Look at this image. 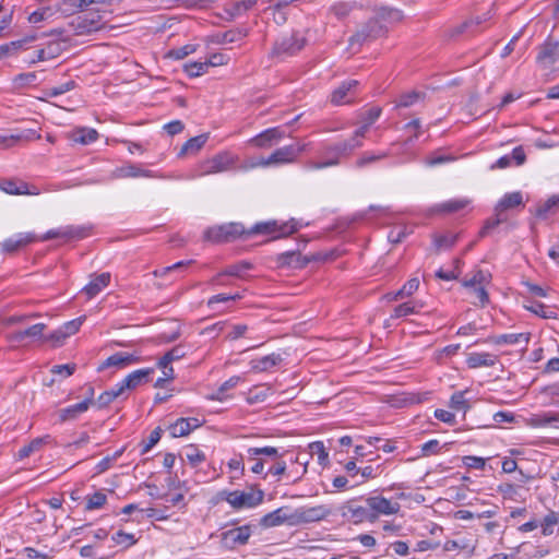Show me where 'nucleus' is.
<instances>
[{
  "label": "nucleus",
  "instance_id": "obj_37",
  "mask_svg": "<svg viewBox=\"0 0 559 559\" xmlns=\"http://www.w3.org/2000/svg\"><path fill=\"white\" fill-rule=\"evenodd\" d=\"M187 355V346L179 344L168 350L158 361L159 368H166L173 361L179 360Z\"/></svg>",
  "mask_w": 559,
  "mask_h": 559
},
{
  "label": "nucleus",
  "instance_id": "obj_44",
  "mask_svg": "<svg viewBox=\"0 0 559 559\" xmlns=\"http://www.w3.org/2000/svg\"><path fill=\"white\" fill-rule=\"evenodd\" d=\"M557 207H559V195L556 194L539 204L536 207L535 215L539 218H546Z\"/></svg>",
  "mask_w": 559,
  "mask_h": 559
},
{
  "label": "nucleus",
  "instance_id": "obj_3",
  "mask_svg": "<svg viewBox=\"0 0 559 559\" xmlns=\"http://www.w3.org/2000/svg\"><path fill=\"white\" fill-rule=\"evenodd\" d=\"M242 236H248V229L240 223H227L204 231V239L216 243L230 242Z\"/></svg>",
  "mask_w": 559,
  "mask_h": 559
},
{
  "label": "nucleus",
  "instance_id": "obj_11",
  "mask_svg": "<svg viewBox=\"0 0 559 559\" xmlns=\"http://www.w3.org/2000/svg\"><path fill=\"white\" fill-rule=\"evenodd\" d=\"M90 235V228L86 226H64L57 229L48 230L40 240H49L53 238H62L69 240H80Z\"/></svg>",
  "mask_w": 559,
  "mask_h": 559
},
{
  "label": "nucleus",
  "instance_id": "obj_13",
  "mask_svg": "<svg viewBox=\"0 0 559 559\" xmlns=\"http://www.w3.org/2000/svg\"><path fill=\"white\" fill-rule=\"evenodd\" d=\"M559 61V40H546L538 48L536 62L544 69L551 68Z\"/></svg>",
  "mask_w": 559,
  "mask_h": 559
},
{
  "label": "nucleus",
  "instance_id": "obj_30",
  "mask_svg": "<svg viewBox=\"0 0 559 559\" xmlns=\"http://www.w3.org/2000/svg\"><path fill=\"white\" fill-rule=\"evenodd\" d=\"M466 362L469 368L491 367L497 362V356L490 353H472Z\"/></svg>",
  "mask_w": 559,
  "mask_h": 559
},
{
  "label": "nucleus",
  "instance_id": "obj_31",
  "mask_svg": "<svg viewBox=\"0 0 559 559\" xmlns=\"http://www.w3.org/2000/svg\"><path fill=\"white\" fill-rule=\"evenodd\" d=\"M252 267V264L246 261L233 264L227 266L223 272L218 273L212 278V283L224 285L225 283L222 281V277L225 275L241 277L243 271Z\"/></svg>",
  "mask_w": 559,
  "mask_h": 559
},
{
  "label": "nucleus",
  "instance_id": "obj_20",
  "mask_svg": "<svg viewBox=\"0 0 559 559\" xmlns=\"http://www.w3.org/2000/svg\"><path fill=\"white\" fill-rule=\"evenodd\" d=\"M136 177L153 178V177H155V175L152 170L143 169L133 164L123 165L121 167L116 168L111 173V178H114V179L136 178Z\"/></svg>",
  "mask_w": 559,
  "mask_h": 559
},
{
  "label": "nucleus",
  "instance_id": "obj_6",
  "mask_svg": "<svg viewBox=\"0 0 559 559\" xmlns=\"http://www.w3.org/2000/svg\"><path fill=\"white\" fill-rule=\"evenodd\" d=\"M365 502L369 507L371 523L377 521L380 515L396 514L401 509L399 502L391 501L382 496L368 497Z\"/></svg>",
  "mask_w": 559,
  "mask_h": 559
},
{
  "label": "nucleus",
  "instance_id": "obj_16",
  "mask_svg": "<svg viewBox=\"0 0 559 559\" xmlns=\"http://www.w3.org/2000/svg\"><path fill=\"white\" fill-rule=\"evenodd\" d=\"M293 521V510H290L288 507H281L273 512L262 516L260 520V525L265 528L280 526L282 524L294 526Z\"/></svg>",
  "mask_w": 559,
  "mask_h": 559
},
{
  "label": "nucleus",
  "instance_id": "obj_26",
  "mask_svg": "<svg viewBox=\"0 0 559 559\" xmlns=\"http://www.w3.org/2000/svg\"><path fill=\"white\" fill-rule=\"evenodd\" d=\"M110 283V274L105 272L99 275H96L84 288L82 292L87 296L88 299L98 295L105 287H107Z\"/></svg>",
  "mask_w": 559,
  "mask_h": 559
},
{
  "label": "nucleus",
  "instance_id": "obj_4",
  "mask_svg": "<svg viewBox=\"0 0 559 559\" xmlns=\"http://www.w3.org/2000/svg\"><path fill=\"white\" fill-rule=\"evenodd\" d=\"M297 230L296 223L292 219L290 222L278 223L277 221H269L257 223L252 228L248 229V236L262 234V235H272L275 236L273 239L280 237H286L292 235Z\"/></svg>",
  "mask_w": 559,
  "mask_h": 559
},
{
  "label": "nucleus",
  "instance_id": "obj_35",
  "mask_svg": "<svg viewBox=\"0 0 559 559\" xmlns=\"http://www.w3.org/2000/svg\"><path fill=\"white\" fill-rule=\"evenodd\" d=\"M152 372V368L139 369L131 372L123 379L124 386H128L129 390L138 388L140 384L147 381V378Z\"/></svg>",
  "mask_w": 559,
  "mask_h": 559
},
{
  "label": "nucleus",
  "instance_id": "obj_1",
  "mask_svg": "<svg viewBox=\"0 0 559 559\" xmlns=\"http://www.w3.org/2000/svg\"><path fill=\"white\" fill-rule=\"evenodd\" d=\"M248 460L253 461L251 472L263 474V479L267 475L280 477L286 474L287 465L283 460V454L275 447H255L247 450Z\"/></svg>",
  "mask_w": 559,
  "mask_h": 559
},
{
  "label": "nucleus",
  "instance_id": "obj_8",
  "mask_svg": "<svg viewBox=\"0 0 559 559\" xmlns=\"http://www.w3.org/2000/svg\"><path fill=\"white\" fill-rule=\"evenodd\" d=\"M331 511L325 506L300 507L293 510L294 526L321 521L330 515Z\"/></svg>",
  "mask_w": 559,
  "mask_h": 559
},
{
  "label": "nucleus",
  "instance_id": "obj_21",
  "mask_svg": "<svg viewBox=\"0 0 559 559\" xmlns=\"http://www.w3.org/2000/svg\"><path fill=\"white\" fill-rule=\"evenodd\" d=\"M46 329V324L36 323L25 330L16 331L7 335V338L11 343H21L25 338L39 340Z\"/></svg>",
  "mask_w": 559,
  "mask_h": 559
},
{
  "label": "nucleus",
  "instance_id": "obj_36",
  "mask_svg": "<svg viewBox=\"0 0 559 559\" xmlns=\"http://www.w3.org/2000/svg\"><path fill=\"white\" fill-rule=\"evenodd\" d=\"M457 239L459 234L448 233L443 235H433L435 253L451 249L456 243Z\"/></svg>",
  "mask_w": 559,
  "mask_h": 559
},
{
  "label": "nucleus",
  "instance_id": "obj_22",
  "mask_svg": "<svg viewBox=\"0 0 559 559\" xmlns=\"http://www.w3.org/2000/svg\"><path fill=\"white\" fill-rule=\"evenodd\" d=\"M276 261L280 267L302 269L309 263L310 259L302 257L297 251H286L278 254Z\"/></svg>",
  "mask_w": 559,
  "mask_h": 559
},
{
  "label": "nucleus",
  "instance_id": "obj_56",
  "mask_svg": "<svg viewBox=\"0 0 559 559\" xmlns=\"http://www.w3.org/2000/svg\"><path fill=\"white\" fill-rule=\"evenodd\" d=\"M107 501L105 493L97 491L87 498L86 510H95L102 508Z\"/></svg>",
  "mask_w": 559,
  "mask_h": 559
},
{
  "label": "nucleus",
  "instance_id": "obj_27",
  "mask_svg": "<svg viewBox=\"0 0 559 559\" xmlns=\"http://www.w3.org/2000/svg\"><path fill=\"white\" fill-rule=\"evenodd\" d=\"M0 190L8 194H38V191H29L26 182L14 179H3L0 181Z\"/></svg>",
  "mask_w": 559,
  "mask_h": 559
},
{
  "label": "nucleus",
  "instance_id": "obj_12",
  "mask_svg": "<svg viewBox=\"0 0 559 559\" xmlns=\"http://www.w3.org/2000/svg\"><path fill=\"white\" fill-rule=\"evenodd\" d=\"M71 26L76 35H87L103 27L102 16L98 13H87L75 17Z\"/></svg>",
  "mask_w": 559,
  "mask_h": 559
},
{
  "label": "nucleus",
  "instance_id": "obj_10",
  "mask_svg": "<svg viewBox=\"0 0 559 559\" xmlns=\"http://www.w3.org/2000/svg\"><path fill=\"white\" fill-rule=\"evenodd\" d=\"M306 45V38L293 33L277 40L273 48L275 56H294L300 51Z\"/></svg>",
  "mask_w": 559,
  "mask_h": 559
},
{
  "label": "nucleus",
  "instance_id": "obj_17",
  "mask_svg": "<svg viewBox=\"0 0 559 559\" xmlns=\"http://www.w3.org/2000/svg\"><path fill=\"white\" fill-rule=\"evenodd\" d=\"M251 535L250 525H243L240 527L231 528L223 532L221 535L222 544L226 548H235L237 545H246Z\"/></svg>",
  "mask_w": 559,
  "mask_h": 559
},
{
  "label": "nucleus",
  "instance_id": "obj_49",
  "mask_svg": "<svg viewBox=\"0 0 559 559\" xmlns=\"http://www.w3.org/2000/svg\"><path fill=\"white\" fill-rule=\"evenodd\" d=\"M419 287L418 278L414 277L407 281L403 287L394 292V298H405L413 295Z\"/></svg>",
  "mask_w": 559,
  "mask_h": 559
},
{
  "label": "nucleus",
  "instance_id": "obj_2",
  "mask_svg": "<svg viewBox=\"0 0 559 559\" xmlns=\"http://www.w3.org/2000/svg\"><path fill=\"white\" fill-rule=\"evenodd\" d=\"M356 148H358V143L348 140L328 144L321 151L324 159L322 162H309L308 167L310 169H323L337 166L343 158H348Z\"/></svg>",
  "mask_w": 559,
  "mask_h": 559
},
{
  "label": "nucleus",
  "instance_id": "obj_43",
  "mask_svg": "<svg viewBox=\"0 0 559 559\" xmlns=\"http://www.w3.org/2000/svg\"><path fill=\"white\" fill-rule=\"evenodd\" d=\"M471 203L466 198L453 199L445 201L437 206L439 212L455 213L465 209Z\"/></svg>",
  "mask_w": 559,
  "mask_h": 559
},
{
  "label": "nucleus",
  "instance_id": "obj_59",
  "mask_svg": "<svg viewBox=\"0 0 559 559\" xmlns=\"http://www.w3.org/2000/svg\"><path fill=\"white\" fill-rule=\"evenodd\" d=\"M162 430L160 428H155L148 436L146 440L142 442V454L147 453L160 439Z\"/></svg>",
  "mask_w": 559,
  "mask_h": 559
},
{
  "label": "nucleus",
  "instance_id": "obj_5",
  "mask_svg": "<svg viewBox=\"0 0 559 559\" xmlns=\"http://www.w3.org/2000/svg\"><path fill=\"white\" fill-rule=\"evenodd\" d=\"M264 492L262 490L230 491L226 496V501L235 509L253 508L262 503Z\"/></svg>",
  "mask_w": 559,
  "mask_h": 559
},
{
  "label": "nucleus",
  "instance_id": "obj_39",
  "mask_svg": "<svg viewBox=\"0 0 559 559\" xmlns=\"http://www.w3.org/2000/svg\"><path fill=\"white\" fill-rule=\"evenodd\" d=\"M37 36L29 35L22 39L14 40L0 46V59L3 57L15 53L19 49H21L25 44L32 43L36 40Z\"/></svg>",
  "mask_w": 559,
  "mask_h": 559
},
{
  "label": "nucleus",
  "instance_id": "obj_64",
  "mask_svg": "<svg viewBox=\"0 0 559 559\" xmlns=\"http://www.w3.org/2000/svg\"><path fill=\"white\" fill-rule=\"evenodd\" d=\"M420 98V94L418 92H408L404 93L400 96L397 106L400 107H409L414 105Z\"/></svg>",
  "mask_w": 559,
  "mask_h": 559
},
{
  "label": "nucleus",
  "instance_id": "obj_32",
  "mask_svg": "<svg viewBox=\"0 0 559 559\" xmlns=\"http://www.w3.org/2000/svg\"><path fill=\"white\" fill-rule=\"evenodd\" d=\"M69 138L75 143L86 145L98 139V132L92 128H76L69 134Z\"/></svg>",
  "mask_w": 559,
  "mask_h": 559
},
{
  "label": "nucleus",
  "instance_id": "obj_60",
  "mask_svg": "<svg viewBox=\"0 0 559 559\" xmlns=\"http://www.w3.org/2000/svg\"><path fill=\"white\" fill-rule=\"evenodd\" d=\"M558 524V516L556 513L551 512L545 516L542 523V533L547 536L554 533V527Z\"/></svg>",
  "mask_w": 559,
  "mask_h": 559
},
{
  "label": "nucleus",
  "instance_id": "obj_53",
  "mask_svg": "<svg viewBox=\"0 0 559 559\" xmlns=\"http://www.w3.org/2000/svg\"><path fill=\"white\" fill-rule=\"evenodd\" d=\"M464 393L463 391H457L455 392L452 396H451V400H450V407L453 408L454 411H463V412H466L468 409V404H467V401L465 400L464 397Z\"/></svg>",
  "mask_w": 559,
  "mask_h": 559
},
{
  "label": "nucleus",
  "instance_id": "obj_48",
  "mask_svg": "<svg viewBox=\"0 0 559 559\" xmlns=\"http://www.w3.org/2000/svg\"><path fill=\"white\" fill-rule=\"evenodd\" d=\"M111 539L115 544L122 546L123 549H128L129 547L136 544L138 539L134 534L126 533L123 531H118L112 535Z\"/></svg>",
  "mask_w": 559,
  "mask_h": 559
},
{
  "label": "nucleus",
  "instance_id": "obj_19",
  "mask_svg": "<svg viewBox=\"0 0 559 559\" xmlns=\"http://www.w3.org/2000/svg\"><path fill=\"white\" fill-rule=\"evenodd\" d=\"M36 240L37 237L33 233H20L3 241L2 251L12 254Z\"/></svg>",
  "mask_w": 559,
  "mask_h": 559
},
{
  "label": "nucleus",
  "instance_id": "obj_38",
  "mask_svg": "<svg viewBox=\"0 0 559 559\" xmlns=\"http://www.w3.org/2000/svg\"><path fill=\"white\" fill-rule=\"evenodd\" d=\"M358 85V81L352 80L348 82L342 83L333 93L331 96V102L335 105H341L344 103H347L346 99L348 92L356 87Z\"/></svg>",
  "mask_w": 559,
  "mask_h": 559
},
{
  "label": "nucleus",
  "instance_id": "obj_33",
  "mask_svg": "<svg viewBox=\"0 0 559 559\" xmlns=\"http://www.w3.org/2000/svg\"><path fill=\"white\" fill-rule=\"evenodd\" d=\"M51 441V437L46 435L44 437H38L33 439L28 444L22 447L17 452V457L23 460L28 457L32 453L39 451L45 444Z\"/></svg>",
  "mask_w": 559,
  "mask_h": 559
},
{
  "label": "nucleus",
  "instance_id": "obj_63",
  "mask_svg": "<svg viewBox=\"0 0 559 559\" xmlns=\"http://www.w3.org/2000/svg\"><path fill=\"white\" fill-rule=\"evenodd\" d=\"M455 157L449 154L433 153L426 159L428 166H438L444 163L453 162Z\"/></svg>",
  "mask_w": 559,
  "mask_h": 559
},
{
  "label": "nucleus",
  "instance_id": "obj_29",
  "mask_svg": "<svg viewBox=\"0 0 559 559\" xmlns=\"http://www.w3.org/2000/svg\"><path fill=\"white\" fill-rule=\"evenodd\" d=\"M93 403H94V400L85 399L84 401H82L78 404H74L69 407L60 409V412H59L60 420L66 421V420L75 419L80 414L86 412L88 409L90 405H92Z\"/></svg>",
  "mask_w": 559,
  "mask_h": 559
},
{
  "label": "nucleus",
  "instance_id": "obj_57",
  "mask_svg": "<svg viewBox=\"0 0 559 559\" xmlns=\"http://www.w3.org/2000/svg\"><path fill=\"white\" fill-rule=\"evenodd\" d=\"M57 10L64 15H71L78 11H82L79 8V0H62L57 5Z\"/></svg>",
  "mask_w": 559,
  "mask_h": 559
},
{
  "label": "nucleus",
  "instance_id": "obj_42",
  "mask_svg": "<svg viewBox=\"0 0 559 559\" xmlns=\"http://www.w3.org/2000/svg\"><path fill=\"white\" fill-rule=\"evenodd\" d=\"M524 308L543 319L557 318L556 311L542 302L531 301L528 305H524Z\"/></svg>",
  "mask_w": 559,
  "mask_h": 559
},
{
  "label": "nucleus",
  "instance_id": "obj_23",
  "mask_svg": "<svg viewBox=\"0 0 559 559\" xmlns=\"http://www.w3.org/2000/svg\"><path fill=\"white\" fill-rule=\"evenodd\" d=\"M200 426L201 421L198 418H179L169 427V432L173 438L185 437Z\"/></svg>",
  "mask_w": 559,
  "mask_h": 559
},
{
  "label": "nucleus",
  "instance_id": "obj_45",
  "mask_svg": "<svg viewBox=\"0 0 559 559\" xmlns=\"http://www.w3.org/2000/svg\"><path fill=\"white\" fill-rule=\"evenodd\" d=\"M507 219H508L507 214H502L495 207V215L486 221L484 227L479 231V236L480 237L486 236L489 233V230H491V229L496 228L497 226H499L500 224L507 222Z\"/></svg>",
  "mask_w": 559,
  "mask_h": 559
},
{
  "label": "nucleus",
  "instance_id": "obj_50",
  "mask_svg": "<svg viewBox=\"0 0 559 559\" xmlns=\"http://www.w3.org/2000/svg\"><path fill=\"white\" fill-rule=\"evenodd\" d=\"M388 156V153L374 154L370 152L364 153L355 163L357 168L366 167L372 163L379 162Z\"/></svg>",
  "mask_w": 559,
  "mask_h": 559
},
{
  "label": "nucleus",
  "instance_id": "obj_25",
  "mask_svg": "<svg viewBox=\"0 0 559 559\" xmlns=\"http://www.w3.org/2000/svg\"><path fill=\"white\" fill-rule=\"evenodd\" d=\"M139 361V357L132 355V354H127V353H116L111 356H109L99 367H98V371H102L104 370L105 368H108V367H119V368H123L126 366H129L131 364H134V362H138Z\"/></svg>",
  "mask_w": 559,
  "mask_h": 559
},
{
  "label": "nucleus",
  "instance_id": "obj_55",
  "mask_svg": "<svg viewBox=\"0 0 559 559\" xmlns=\"http://www.w3.org/2000/svg\"><path fill=\"white\" fill-rule=\"evenodd\" d=\"M84 320H85V317H80V318H76L69 322H66L62 326H60L61 334L63 333V335H66L67 338L71 335L75 334L79 331L82 323L84 322Z\"/></svg>",
  "mask_w": 559,
  "mask_h": 559
},
{
  "label": "nucleus",
  "instance_id": "obj_9",
  "mask_svg": "<svg viewBox=\"0 0 559 559\" xmlns=\"http://www.w3.org/2000/svg\"><path fill=\"white\" fill-rule=\"evenodd\" d=\"M385 33L384 26L378 19H370L360 29H358L350 38L349 45H362L369 39L380 37Z\"/></svg>",
  "mask_w": 559,
  "mask_h": 559
},
{
  "label": "nucleus",
  "instance_id": "obj_41",
  "mask_svg": "<svg viewBox=\"0 0 559 559\" xmlns=\"http://www.w3.org/2000/svg\"><path fill=\"white\" fill-rule=\"evenodd\" d=\"M241 381V378L239 376H234L231 378H229L228 380H226L218 389L216 392L212 393L211 395L207 396L209 400L211 401H224L226 399V395L225 393L228 391V390H231L237 386V384Z\"/></svg>",
  "mask_w": 559,
  "mask_h": 559
},
{
  "label": "nucleus",
  "instance_id": "obj_7",
  "mask_svg": "<svg viewBox=\"0 0 559 559\" xmlns=\"http://www.w3.org/2000/svg\"><path fill=\"white\" fill-rule=\"evenodd\" d=\"M308 143H296L280 147L275 150L263 164L278 165L293 163L301 153L308 150Z\"/></svg>",
  "mask_w": 559,
  "mask_h": 559
},
{
  "label": "nucleus",
  "instance_id": "obj_24",
  "mask_svg": "<svg viewBox=\"0 0 559 559\" xmlns=\"http://www.w3.org/2000/svg\"><path fill=\"white\" fill-rule=\"evenodd\" d=\"M283 358L280 354H270L261 358L252 359L250 367L253 372H265L281 365Z\"/></svg>",
  "mask_w": 559,
  "mask_h": 559
},
{
  "label": "nucleus",
  "instance_id": "obj_15",
  "mask_svg": "<svg viewBox=\"0 0 559 559\" xmlns=\"http://www.w3.org/2000/svg\"><path fill=\"white\" fill-rule=\"evenodd\" d=\"M236 158L228 152L216 154L207 159L202 166L204 175L226 171L234 166Z\"/></svg>",
  "mask_w": 559,
  "mask_h": 559
},
{
  "label": "nucleus",
  "instance_id": "obj_58",
  "mask_svg": "<svg viewBox=\"0 0 559 559\" xmlns=\"http://www.w3.org/2000/svg\"><path fill=\"white\" fill-rule=\"evenodd\" d=\"M43 49L48 60H51L61 55L63 47L61 46L60 40H50Z\"/></svg>",
  "mask_w": 559,
  "mask_h": 559
},
{
  "label": "nucleus",
  "instance_id": "obj_34",
  "mask_svg": "<svg viewBox=\"0 0 559 559\" xmlns=\"http://www.w3.org/2000/svg\"><path fill=\"white\" fill-rule=\"evenodd\" d=\"M207 134H200L189 139L181 147L179 156L197 154L206 143Z\"/></svg>",
  "mask_w": 559,
  "mask_h": 559
},
{
  "label": "nucleus",
  "instance_id": "obj_40",
  "mask_svg": "<svg viewBox=\"0 0 559 559\" xmlns=\"http://www.w3.org/2000/svg\"><path fill=\"white\" fill-rule=\"evenodd\" d=\"M491 280V274L489 272L483 270H476L473 272L472 276L463 280L462 284L464 287H475V286H485Z\"/></svg>",
  "mask_w": 559,
  "mask_h": 559
},
{
  "label": "nucleus",
  "instance_id": "obj_61",
  "mask_svg": "<svg viewBox=\"0 0 559 559\" xmlns=\"http://www.w3.org/2000/svg\"><path fill=\"white\" fill-rule=\"evenodd\" d=\"M311 455H317L319 463H324L328 460V452L321 441H316L309 444Z\"/></svg>",
  "mask_w": 559,
  "mask_h": 559
},
{
  "label": "nucleus",
  "instance_id": "obj_51",
  "mask_svg": "<svg viewBox=\"0 0 559 559\" xmlns=\"http://www.w3.org/2000/svg\"><path fill=\"white\" fill-rule=\"evenodd\" d=\"M214 62H191L185 66L186 72L190 76H199L206 72L210 66H214Z\"/></svg>",
  "mask_w": 559,
  "mask_h": 559
},
{
  "label": "nucleus",
  "instance_id": "obj_52",
  "mask_svg": "<svg viewBox=\"0 0 559 559\" xmlns=\"http://www.w3.org/2000/svg\"><path fill=\"white\" fill-rule=\"evenodd\" d=\"M186 457L188 460V462L192 465V466H198L200 465L202 462L205 461V455L203 452H201L198 448H195L194 445H189L187 448V452H186Z\"/></svg>",
  "mask_w": 559,
  "mask_h": 559
},
{
  "label": "nucleus",
  "instance_id": "obj_54",
  "mask_svg": "<svg viewBox=\"0 0 559 559\" xmlns=\"http://www.w3.org/2000/svg\"><path fill=\"white\" fill-rule=\"evenodd\" d=\"M558 418L550 414H539L533 415L528 420V425L532 427H543L551 424L552 421H557Z\"/></svg>",
  "mask_w": 559,
  "mask_h": 559
},
{
  "label": "nucleus",
  "instance_id": "obj_47",
  "mask_svg": "<svg viewBox=\"0 0 559 559\" xmlns=\"http://www.w3.org/2000/svg\"><path fill=\"white\" fill-rule=\"evenodd\" d=\"M33 138H39V135H35V131L29 130L27 134H11V135H1L0 134V147H10L13 143L21 140H31Z\"/></svg>",
  "mask_w": 559,
  "mask_h": 559
},
{
  "label": "nucleus",
  "instance_id": "obj_28",
  "mask_svg": "<svg viewBox=\"0 0 559 559\" xmlns=\"http://www.w3.org/2000/svg\"><path fill=\"white\" fill-rule=\"evenodd\" d=\"M524 206L523 202V195L520 191L506 193L498 204L496 205V209L501 212L502 214H506L507 211Z\"/></svg>",
  "mask_w": 559,
  "mask_h": 559
},
{
  "label": "nucleus",
  "instance_id": "obj_14",
  "mask_svg": "<svg viewBox=\"0 0 559 559\" xmlns=\"http://www.w3.org/2000/svg\"><path fill=\"white\" fill-rule=\"evenodd\" d=\"M369 507L360 506L355 500H350L341 507V514L347 521L358 524L362 522H370L371 518L369 513Z\"/></svg>",
  "mask_w": 559,
  "mask_h": 559
},
{
  "label": "nucleus",
  "instance_id": "obj_46",
  "mask_svg": "<svg viewBox=\"0 0 559 559\" xmlns=\"http://www.w3.org/2000/svg\"><path fill=\"white\" fill-rule=\"evenodd\" d=\"M530 340L528 334L525 333H510V334H502L495 338L496 344H527Z\"/></svg>",
  "mask_w": 559,
  "mask_h": 559
},
{
  "label": "nucleus",
  "instance_id": "obj_18",
  "mask_svg": "<svg viewBox=\"0 0 559 559\" xmlns=\"http://www.w3.org/2000/svg\"><path fill=\"white\" fill-rule=\"evenodd\" d=\"M284 138V131L278 128H270L250 140V143L259 148H269L278 143Z\"/></svg>",
  "mask_w": 559,
  "mask_h": 559
},
{
  "label": "nucleus",
  "instance_id": "obj_62",
  "mask_svg": "<svg viewBox=\"0 0 559 559\" xmlns=\"http://www.w3.org/2000/svg\"><path fill=\"white\" fill-rule=\"evenodd\" d=\"M75 85H76L75 82L71 80L66 83H62L59 86L48 88L45 93L48 97H55V96L64 94L71 90H73L75 87Z\"/></svg>",
  "mask_w": 559,
  "mask_h": 559
}]
</instances>
